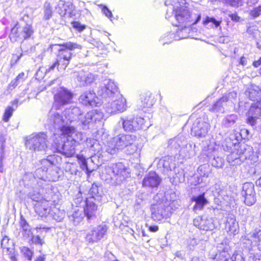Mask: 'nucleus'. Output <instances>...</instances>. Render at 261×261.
<instances>
[{"mask_svg":"<svg viewBox=\"0 0 261 261\" xmlns=\"http://www.w3.org/2000/svg\"><path fill=\"white\" fill-rule=\"evenodd\" d=\"M1 246L4 251L7 253L10 254L14 251V243L12 240H11L7 236H4L1 241Z\"/></svg>","mask_w":261,"mask_h":261,"instance_id":"39","label":"nucleus"},{"mask_svg":"<svg viewBox=\"0 0 261 261\" xmlns=\"http://www.w3.org/2000/svg\"><path fill=\"white\" fill-rule=\"evenodd\" d=\"M59 131L61 133V136H64V137L66 136V140H71L75 132V129L73 126L64 124L59 129Z\"/></svg>","mask_w":261,"mask_h":261,"instance_id":"44","label":"nucleus"},{"mask_svg":"<svg viewBox=\"0 0 261 261\" xmlns=\"http://www.w3.org/2000/svg\"><path fill=\"white\" fill-rule=\"evenodd\" d=\"M161 178L154 172H150L145 176L143 181V186L145 187H156L161 182Z\"/></svg>","mask_w":261,"mask_h":261,"instance_id":"26","label":"nucleus"},{"mask_svg":"<svg viewBox=\"0 0 261 261\" xmlns=\"http://www.w3.org/2000/svg\"><path fill=\"white\" fill-rule=\"evenodd\" d=\"M17 24L11 29L9 37L13 42L18 41L19 39H27L30 38L34 33V29L32 25L25 24L22 27L21 32L18 31Z\"/></svg>","mask_w":261,"mask_h":261,"instance_id":"12","label":"nucleus"},{"mask_svg":"<svg viewBox=\"0 0 261 261\" xmlns=\"http://www.w3.org/2000/svg\"><path fill=\"white\" fill-rule=\"evenodd\" d=\"M237 97V92L232 91L223 96L222 97V100L225 101L227 105L232 107L234 102L236 101Z\"/></svg>","mask_w":261,"mask_h":261,"instance_id":"49","label":"nucleus"},{"mask_svg":"<svg viewBox=\"0 0 261 261\" xmlns=\"http://www.w3.org/2000/svg\"><path fill=\"white\" fill-rule=\"evenodd\" d=\"M230 247L225 245L222 250H220L219 252L216 254L214 258V261H228L230 256Z\"/></svg>","mask_w":261,"mask_h":261,"instance_id":"34","label":"nucleus"},{"mask_svg":"<svg viewBox=\"0 0 261 261\" xmlns=\"http://www.w3.org/2000/svg\"><path fill=\"white\" fill-rule=\"evenodd\" d=\"M83 139V134L81 132H77L75 130L71 140L74 141V144L76 145L80 141H82Z\"/></svg>","mask_w":261,"mask_h":261,"instance_id":"62","label":"nucleus"},{"mask_svg":"<svg viewBox=\"0 0 261 261\" xmlns=\"http://www.w3.org/2000/svg\"><path fill=\"white\" fill-rule=\"evenodd\" d=\"M185 138L182 136H178L172 139H170L168 142V146L172 149H178L182 145H184Z\"/></svg>","mask_w":261,"mask_h":261,"instance_id":"42","label":"nucleus"},{"mask_svg":"<svg viewBox=\"0 0 261 261\" xmlns=\"http://www.w3.org/2000/svg\"><path fill=\"white\" fill-rule=\"evenodd\" d=\"M44 196L43 200L36 203L34 205L36 213L40 217H46L49 214L51 208L50 202L56 201V195L51 189H48L47 195Z\"/></svg>","mask_w":261,"mask_h":261,"instance_id":"9","label":"nucleus"},{"mask_svg":"<svg viewBox=\"0 0 261 261\" xmlns=\"http://www.w3.org/2000/svg\"><path fill=\"white\" fill-rule=\"evenodd\" d=\"M153 203L151 204V218L154 221H160L166 215V209L169 205V203L163 199L162 194H157L153 198Z\"/></svg>","mask_w":261,"mask_h":261,"instance_id":"6","label":"nucleus"},{"mask_svg":"<svg viewBox=\"0 0 261 261\" xmlns=\"http://www.w3.org/2000/svg\"><path fill=\"white\" fill-rule=\"evenodd\" d=\"M119 124L122 125L125 131L135 130L134 119L128 117H121Z\"/></svg>","mask_w":261,"mask_h":261,"instance_id":"37","label":"nucleus"},{"mask_svg":"<svg viewBox=\"0 0 261 261\" xmlns=\"http://www.w3.org/2000/svg\"><path fill=\"white\" fill-rule=\"evenodd\" d=\"M118 144L116 141L115 137L109 140L105 145V148L106 151L111 154H114L121 150Z\"/></svg>","mask_w":261,"mask_h":261,"instance_id":"33","label":"nucleus"},{"mask_svg":"<svg viewBox=\"0 0 261 261\" xmlns=\"http://www.w3.org/2000/svg\"><path fill=\"white\" fill-rule=\"evenodd\" d=\"M241 195L244 197V203L248 205H252L256 201L254 186L252 182L244 183L242 187Z\"/></svg>","mask_w":261,"mask_h":261,"instance_id":"17","label":"nucleus"},{"mask_svg":"<svg viewBox=\"0 0 261 261\" xmlns=\"http://www.w3.org/2000/svg\"><path fill=\"white\" fill-rule=\"evenodd\" d=\"M111 102H108L105 105L106 111L110 114H115L122 113L127 108L126 100L120 93L111 99Z\"/></svg>","mask_w":261,"mask_h":261,"instance_id":"10","label":"nucleus"},{"mask_svg":"<svg viewBox=\"0 0 261 261\" xmlns=\"http://www.w3.org/2000/svg\"><path fill=\"white\" fill-rule=\"evenodd\" d=\"M261 114V108L258 106H251L248 112V118L247 122L250 124V120L252 118V120H255L260 119L259 116Z\"/></svg>","mask_w":261,"mask_h":261,"instance_id":"43","label":"nucleus"},{"mask_svg":"<svg viewBox=\"0 0 261 261\" xmlns=\"http://www.w3.org/2000/svg\"><path fill=\"white\" fill-rule=\"evenodd\" d=\"M49 214L52 216L54 219L58 222H61L65 218L66 213L64 210L54 206L51 207Z\"/></svg>","mask_w":261,"mask_h":261,"instance_id":"41","label":"nucleus"},{"mask_svg":"<svg viewBox=\"0 0 261 261\" xmlns=\"http://www.w3.org/2000/svg\"><path fill=\"white\" fill-rule=\"evenodd\" d=\"M154 103V99L150 93H143L140 96V100L138 102L137 107L139 110H144L145 108H151Z\"/></svg>","mask_w":261,"mask_h":261,"instance_id":"25","label":"nucleus"},{"mask_svg":"<svg viewBox=\"0 0 261 261\" xmlns=\"http://www.w3.org/2000/svg\"><path fill=\"white\" fill-rule=\"evenodd\" d=\"M73 94L65 88H61L54 96L55 102L53 108L55 110L59 109L61 106L70 103L71 102Z\"/></svg>","mask_w":261,"mask_h":261,"instance_id":"13","label":"nucleus"},{"mask_svg":"<svg viewBox=\"0 0 261 261\" xmlns=\"http://www.w3.org/2000/svg\"><path fill=\"white\" fill-rule=\"evenodd\" d=\"M249 239L253 246L261 250V230H254L249 234Z\"/></svg>","mask_w":261,"mask_h":261,"instance_id":"32","label":"nucleus"},{"mask_svg":"<svg viewBox=\"0 0 261 261\" xmlns=\"http://www.w3.org/2000/svg\"><path fill=\"white\" fill-rule=\"evenodd\" d=\"M46 170L42 168H38L35 172L34 176L33 188L40 191L41 189H43L45 185L44 174Z\"/></svg>","mask_w":261,"mask_h":261,"instance_id":"23","label":"nucleus"},{"mask_svg":"<svg viewBox=\"0 0 261 261\" xmlns=\"http://www.w3.org/2000/svg\"><path fill=\"white\" fill-rule=\"evenodd\" d=\"M89 194L91 195L92 198L100 201L104 195L102 188L97 185L93 184L89 191Z\"/></svg>","mask_w":261,"mask_h":261,"instance_id":"36","label":"nucleus"},{"mask_svg":"<svg viewBox=\"0 0 261 261\" xmlns=\"http://www.w3.org/2000/svg\"><path fill=\"white\" fill-rule=\"evenodd\" d=\"M115 138L121 150L126 148V152L129 154H133L137 151L138 147L135 144L136 140L135 135L120 134L115 136Z\"/></svg>","mask_w":261,"mask_h":261,"instance_id":"8","label":"nucleus"},{"mask_svg":"<svg viewBox=\"0 0 261 261\" xmlns=\"http://www.w3.org/2000/svg\"><path fill=\"white\" fill-rule=\"evenodd\" d=\"M97 206L93 202L90 200H87L86 206L84 208V213L86 216L88 220H92L96 218V213Z\"/></svg>","mask_w":261,"mask_h":261,"instance_id":"29","label":"nucleus"},{"mask_svg":"<svg viewBox=\"0 0 261 261\" xmlns=\"http://www.w3.org/2000/svg\"><path fill=\"white\" fill-rule=\"evenodd\" d=\"M225 229L230 234H236L239 231L238 222L236 221V217L232 214L228 215L226 218Z\"/></svg>","mask_w":261,"mask_h":261,"instance_id":"27","label":"nucleus"},{"mask_svg":"<svg viewBox=\"0 0 261 261\" xmlns=\"http://www.w3.org/2000/svg\"><path fill=\"white\" fill-rule=\"evenodd\" d=\"M58 13L62 16L68 15L71 17L74 10L73 5L69 3H66L64 1H59L56 8Z\"/></svg>","mask_w":261,"mask_h":261,"instance_id":"24","label":"nucleus"},{"mask_svg":"<svg viewBox=\"0 0 261 261\" xmlns=\"http://www.w3.org/2000/svg\"><path fill=\"white\" fill-rule=\"evenodd\" d=\"M108 227L106 224L93 227L86 234V241L89 243L97 242L106 234Z\"/></svg>","mask_w":261,"mask_h":261,"instance_id":"14","label":"nucleus"},{"mask_svg":"<svg viewBox=\"0 0 261 261\" xmlns=\"http://www.w3.org/2000/svg\"><path fill=\"white\" fill-rule=\"evenodd\" d=\"M19 225L22 230L23 237L25 239L31 237L32 235L31 227L22 215L20 216Z\"/></svg>","mask_w":261,"mask_h":261,"instance_id":"40","label":"nucleus"},{"mask_svg":"<svg viewBox=\"0 0 261 261\" xmlns=\"http://www.w3.org/2000/svg\"><path fill=\"white\" fill-rule=\"evenodd\" d=\"M105 258L106 261H119L115 256L109 251L105 253Z\"/></svg>","mask_w":261,"mask_h":261,"instance_id":"64","label":"nucleus"},{"mask_svg":"<svg viewBox=\"0 0 261 261\" xmlns=\"http://www.w3.org/2000/svg\"><path fill=\"white\" fill-rule=\"evenodd\" d=\"M20 47L22 51L24 53L29 54L35 50V47L25 41L22 42Z\"/></svg>","mask_w":261,"mask_h":261,"instance_id":"53","label":"nucleus"},{"mask_svg":"<svg viewBox=\"0 0 261 261\" xmlns=\"http://www.w3.org/2000/svg\"><path fill=\"white\" fill-rule=\"evenodd\" d=\"M53 8L49 2L46 1L43 6V19L47 20L53 16Z\"/></svg>","mask_w":261,"mask_h":261,"instance_id":"51","label":"nucleus"},{"mask_svg":"<svg viewBox=\"0 0 261 261\" xmlns=\"http://www.w3.org/2000/svg\"><path fill=\"white\" fill-rule=\"evenodd\" d=\"M210 23H212L211 26L214 25L216 28H217L220 25L221 21H218L215 18L207 16L205 19L203 21V24L204 25L206 26Z\"/></svg>","mask_w":261,"mask_h":261,"instance_id":"56","label":"nucleus"},{"mask_svg":"<svg viewBox=\"0 0 261 261\" xmlns=\"http://www.w3.org/2000/svg\"><path fill=\"white\" fill-rule=\"evenodd\" d=\"M51 156L48 157V159H43L41 161V164L43 166L42 169H44L46 172L44 174L46 178L50 181H56L58 180L60 177L59 169L57 167H51L47 172L48 167L52 166L53 162L50 161Z\"/></svg>","mask_w":261,"mask_h":261,"instance_id":"15","label":"nucleus"},{"mask_svg":"<svg viewBox=\"0 0 261 261\" xmlns=\"http://www.w3.org/2000/svg\"><path fill=\"white\" fill-rule=\"evenodd\" d=\"M40 191H39L37 193V194H34L32 192H30L29 194V197L32 199L33 201L37 202L38 203L39 202H41L44 198H42L41 194H40Z\"/></svg>","mask_w":261,"mask_h":261,"instance_id":"60","label":"nucleus"},{"mask_svg":"<svg viewBox=\"0 0 261 261\" xmlns=\"http://www.w3.org/2000/svg\"><path fill=\"white\" fill-rule=\"evenodd\" d=\"M85 214L82 210L75 209L71 215H69V221L74 225H77L83 220Z\"/></svg>","mask_w":261,"mask_h":261,"instance_id":"35","label":"nucleus"},{"mask_svg":"<svg viewBox=\"0 0 261 261\" xmlns=\"http://www.w3.org/2000/svg\"><path fill=\"white\" fill-rule=\"evenodd\" d=\"M98 98L96 96L93 91H86L84 92L80 96L79 100L85 106H91L92 107L98 106L100 103Z\"/></svg>","mask_w":261,"mask_h":261,"instance_id":"22","label":"nucleus"},{"mask_svg":"<svg viewBox=\"0 0 261 261\" xmlns=\"http://www.w3.org/2000/svg\"><path fill=\"white\" fill-rule=\"evenodd\" d=\"M52 108L49 112L47 119V125L50 128L60 129L61 127L66 123V120L63 118V117Z\"/></svg>","mask_w":261,"mask_h":261,"instance_id":"19","label":"nucleus"},{"mask_svg":"<svg viewBox=\"0 0 261 261\" xmlns=\"http://www.w3.org/2000/svg\"><path fill=\"white\" fill-rule=\"evenodd\" d=\"M195 148V144L186 143L185 140L184 145L179 150V155L184 158H191L196 155Z\"/></svg>","mask_w":261,"mask_h":261,"instance_id":"28","label":"nucleus"},{"mask_svg":"<svg viewBox=\"0 0 261 261\" xmlns=\"http://www.w3.org/2000/svg\"><path fill=\"white\" fill-rule=\"evenodd\" d=\"M54 136L55 138L54 140V144L58 151L64 154L67 157L73 156L75 153V147L76 146L74 141L66 139L62 141L59 134H54Z\"/></svg>","mask_w":261,"mask_h":261,"instance_id":"7","label":"nucleus"},{"mask_svg":"<svg viewBox=\"0 0 261 261\" xmlns=\"http://www.w3.org/2000/svg\"><path fill=\"white\" fill-rule=\"evenodd\" d=\"M64 115L66 119H67L66 124H67L68 122H71L77 119L81 123V119L84 118L83 111L77 107H71L69 108L66 109L64 111Z\"/></svg>","mask_w":261,"mask_h":261,"instance_id":"21","label":"nucleus"},{"mask_svg":"<svg viewBox=\"0 0 261 261\" xmlns=\"http://www.w3.org/2000/svg\"><path fill=\"white\" fill-rule=\"evenodd\" d=\"M210 126L204 118H198L194 121L191 129L192 133L198 137H204L207 134Z\"/></svg>","mask_w":261,"mask_h":261,"instance_id":"16","label":"nucleus"},{"mask_svg":"<svg viewBox=\"0 0 261 261\" xmlns=\"http://www.w3.org/2000/svg\"><path fill=\"white\" fill-rule=\"evenodd\" d=\"M224 160L219 156L216 157L214 155V158L212 161V164L213 166L217 168H221L223 165Z\"/></svg>","mask_w":261,"mask_h":261,"instance_id":"57","label":"nucleus"},{"mask_svg":"<svg viewBox=\"0 0 261 261\" xmlns=\"http://www.w3.org/2000/svg\"><path fill=\"white\" fill-rule=\"evenodd\" d=\"M233 146V143L231 142L230 138H226L221 144V148L224 151H230L232 150V147Z\"/></svg>","mask_w":261,"mask_h":261,"instance_id":"55","label":"nucleus"},{"mask_svg":"<svg viewBox=\"0 0 261 261\" xmlns=\"http://www.w3.org/2000/svg\"><path fill=\"white\" fill-rule=\"evenodd\" d=\"M237 120L238 116L236 114L227 115L223 120L222 125L227 128L232 127Z\"/></svg>","mask_w":261,"mask_h":261,"instance_id":"46","label":"nucleus"},{"mask_svg":"<svg viewBox=\"0 0 261 261\" xmlns=\"http://www.w3.org/2000/svg\"><path fill=\"white\" fill-rule=\"evenodd\" d=\"M197 172L200 176L207 177L210 173V167L207 164L200 165L197 169Z\"/></svg>","mask_w":261,"mask_h":261,"instance_id":"52","label":"nucleus"},{"mask_svg":"<svg viewBox=\"0 0 261 261\" xmlns=\"http://www.w3.org/2000/svg\"><path fill=\"white\" fill-rule=\"evenodd\" d=\"M15 109H14L11 106H8L7 107L5 110L4 114L3 115V120L5 122H8L10 118L11 117V116L13 115V113Z\"/></svg>","mask_w":261,"mask_h":261,"instance_id":"54","label":"nucleus"},{"mask_svg":"<svg viewBox=\"0 0 261 261\" xmlns=\"http://www.w3.org/2000/svg\"><path fill=\"white\" fill-rule=\"evenodd\" d=\"M98 94L104 98L113 99L116 96L120 94L118 87L115 83L110 80L107 79L103 81L97 91Z\"/></svg>","mask_w":261,"mask_h":261,"instance_id":"11","label":"nucleus"},{"mask_svg":"<svg viewBox=\"0 0 261 261\" xmlns=\"http://www.w3.org/2000/svg\"><path fill=\"white\" fill-rule=\"evenodd\" d=\"M60 48H59V54L57 61L51 65L49 66L47 68H45V73L49 72L54 70L56 67L59 69L63 68L65 69L66 67L69 63L71 58L72 54L70 51L77 49H81L82 46L76 43L71 42H66L62 44H59ZM59 70V69H58Z\"/></svg>","mask_w":261,"mask_h":261,"instance_id":"2","label":"nucleus"},{"mask_svg":"<svg viewBox=\"0 0 261 261\" xmlns=\"http://www.w3.org/2000/svg\"><path fill=\"white\" fill-rule=\"evenodd\" d=\"M252 148L246 144H242L239 148L231 152L227 155V161L231 165H240L252 154Z\"/></svg>","mask_w":261,"mask_h":261,"instance_id":"5","label":"nucleus"},{"mask_svg":"<svg viewBox=\"0 0 261 261\" xmlns=\"http://www.w3.org/2000/svg\"><path fill=\"white\" fill-rule=\"evenodd\" d=\"M246 94L253 101H259L261 100V89L258 90L254 89H250L246 92Z\"/></svg>","mask_w":261,"mask_h":261,"instance_id":"50","label":"nucleus"},{"mask_svg":"<svg viewBox=\"0 0 261 261\" xmlns=\"http://www.w3.org/2000/svg\"><path fill=\"white\" fill-rule=\"evenodd\" d=\"M231 261H245L242 253L239 252H235L231 257Z\"/></svg>","mask_w":261,"mask_h":261,"instance_id":"63","label":"nucleus"},{"mask_svg":"<svg viewBox=\"0 0 261 261\" xmlns=\"http://www.w3.org/2000/svg\"><path fill=\"white\" fill-rule=\"evenodd\" d=\"M185 0H166V6L171 5L167 10L166 18H169L173 14L177 21L187 28L197 23L201 19V15L191 13L187 8L182 6Z\"/></svg>","mask_w":261,"mask_h":261,"instance_id":"1","label":"nucleus"},{"mask_svg":"<svg viewBox=\"0 0 261 261\" xmlns=\"http://www.w3.org/2000/svg\"><path fill=\"white\" fill-rule=\"evenodd\" d=\"M66 171H69L71 174L76 175L78 171L76 165L73 163L67 164L66 166Z\"/></svg>","mask_w":261,"mask_h":261,"instance_id":"59","label":"nucleus"},{"mask_svg":"<svg viewBox=\"0 0 261 261\" xmlns=\"http://www.w3.org/2000/svg\"><path fill=\"white\" fill-rule=\"evenodd\" d=\"M227 105L225 101L222 100L221 98L212 106L210 110L214 112L223 113Z\"/></svg>","mask_w":261,"mask_h":261,"instance_id":"47","label":"nucleus"},{"mask_svg":"<svg viewBox=\"0 0 261 261\" xmlns=\"http://www.w3.org/2000/svg\"><path fill=\"white\" fill-rule=\"evenodd\" d=\"M103 118L102 113L97 110H92L87 113L84 118L81 119V125L83 129H87L91 123L100 121Z\"/></svg>","mask_w":261,"mask_h":261,"instance_id":"20","label":"nucleus"},{"mask_svg":"<svg viewBox=\"0 0 261 261\" xmlns=\"http://www.w3.org/2000/svg\"><path fill=\"white\" fill-rule=\"evenodd\" d=\"M48 136L43 132L33 133L25 139L26 147L30 150L41 153L47 148Z\"/></svg>","mask_w":261,"mask_h":261,"instance_id":"4","label":"nucleus"},{"mask_svg":"<svg viewBox=\"0 0 261 261\" xmlns=\"http://www.w3.org/2000/svg\"><path fill=\"white\" fill-rule=\"evenodd\" d=\"M191 200L195 202L193 206V211L196 213L198 211H201L208 202L207 200L204 197V193L193 196Z\"/></svg>","mask_w":261,"mask_h":261,"instance_id":"30","label":"nucleus"},{"mask_svg":"<svg viewBox=\"0 0 261 261\" xmlns=\"http://www.w3.org/2000/svg\"><path fill=\"white\" fill-rule=\"evenodd\" d=\"M193 224L198 229L204 231H211L215 228L213 219L206 215L195 218L193 220Z\"/></svg>","mask_w":261,"mask_h":261,"instance_id":"18","label":"nucleus"},{"mask_svg":"<svg viewBox=\"0 0 261 261\" xmlns=\"http://www.w3.org/2000/svg\"><path fill=\"white\" fill-rule=\"evenodd\" d=\"M129 176L128 169L122 163H118L111 167H106L102 173L101 178L107 182L116 185L121 184Z\"/></svg>","mask_w":261,"mask_h":261,"instance_id":"3","label":"nucleus"},{"mask_svg":"<svg viewBox=\"0 0 261 261\" xmlns=\"http://www.w3.org/2000/svg\"><path fill=\"white\" fill-rule=\"evenodd\" d=\"M75 74L79 85L81 86H84L93 82V77L90 73H86L82 70Z\"/></svg>","mask_w":261,"mask_h":261,"instance_id":"31","label":"nucleus"},{"mask_svg":"<svg viewBox=\"0 0 261 261\" xmlns=\"http://www.w3.org/2000/svg\"><path fill=\"white\" fill-rule=\"evenodd\" d=\"M135 130L142 129H146L148 128L149 125L146 124L144 118L141 117H137L134 119Z\"/></svg>","mask_w":261,"mask_h":261,"instance_id":"48","label":"nucleus"},{"mask_svg":"<svg viewBox=\"0 0 261 261\" xmlns=\"http://www.w3.org/2000/svg\"><path fill=\"white\" fill-rule=\"evenodd\" d=\"M159 166L163 167L165 171H171L175 168V165L172 162V159L169 156H165L159 160Z\"/></svg>","mask_w":261,"mask_h":261,"instance_id":"38","label":"nucleus"},{"mask_svg":"<svg viewBox=\"0 0 261 261\" xmlns=\"http://www.w3.org/2000/svg\"><path fill=\"white\" fill-rule=\"evenodd\" d=\"M250 15L253 18H256L261 15V5L254 8L250 11Z\"/></svg>","mask_w":261,"mask_h":261,"instance_id":"58","label":"nucleus"},{"mask_svg":"<svg viewBox=\"0 0 261 261\" xmlns=\"http://www.w3.org/2000/svg\"><path fill=\"white\" fill-rule=\"evenodd\" d=\"M250 125L255 129L261 132V118L252 120V118L250 120Z\"/></svg>","mask_w":261,"mask_h":261,"instance_id":"61","label":"nucleus"},{"mask_svg":"<svg viewBox=\"0 0 261 261\" xmlns=\"http://www.w3.org/2000/svg\"><path fill=\"white\" fill-rule=\"evenodd\" d=\"M86 146L90 148V150L93 151L95 154L98 153L101 150V146L98 142L95 139L92 138L87 139L86 141Z\"/></svg>","mask_w":261,"mask_h":261,"instance_id":"45","label":"nucleus"}]
</instances>
